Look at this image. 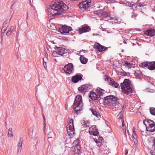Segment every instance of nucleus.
<instances>
[{
	"instance_id": "nucleus-1",
	"label": "nucleus",
	"mask_w": 155,
	"mask_h": 155,
	"mask_svg": "<svg viewBox=\"0 0 155 155\" xmlns=\"http://www.w3.org/2000/svg\"><path fill=\"white\" fill-rule=\"evenodd\" d=\"M51 7V10L49 11V14L55 17L62 15L68 8V6L61 1L52 2Z\"/></svg>"
},
{
	"instance_id": "nucleus-2",
	"label": "nucleus",
	"mask_w": 155,
	"mask_h": 155,
	"mask_svg": "<svg viewBox=\"0 0 155 155\" xmlns=\"http://www.w3.org/2000/svg\"><path fill=\"white\" fill-rule=\"evenodd\" d=\"M119 100L117 97L112 95H110L104 97V102L108 106L115 107V108H117L120 105L118 101Z\"/></svg>"
},
{
	"instance_id": "nucleus-3",
	"label": "nucleus",
	"mask_w": 155,
	"mask_h": 155,
	"mask_svg": "<svg viewBox=\"0 0 155 155\" xmlns=\"http://www.w3.org/2000/svg\"><path fill=\"white\" fill-rule=\"evenodd\" d=\"M83 105L82 97L81 96H77L75 100L73 108L77 112L81 110Z\"/></svg>"
},
{
	"instance_id": "nucleus-4",
	"label": "nucleus",
	"mask_w": 155,
	"mask_h": 155,
	"mask_svg": "<svg viewBox=\"0 0 155 155\" xmlns=\"http://www.w3.org/2000/svg\"><path fill=\"white\" fill-rule=\"evenodd\" d=\"M143 123L146 127L147 131L153 132L155 130V124L154 122L150 120H146L143 121Z\"/></svg>"
},
{
	"instance_id": "nucleus-5",
	"label": "nucleus",
	"mask_w": 155,
	"mask_h": 155,
	"mask_svg": "<svg viewBox=\"0 0 155 155\" xmlns=\"http://www.w3.org/2000/svg\"><path fill=\"white\" fill-rule=\"evenodd\" d=\"M94 14L97 15L106 21H108L111 19V17L109 14L108 12L104 9L96 11L94 12Z\"/></svg>"
},
{
	"instance_id": "nucleus-6",
	"label": "nucleus",
	"mask_w": 155,
	"mask_h": 155,
	"mask_svg": "<svg viewBox=\"0 0 155 155\" xmlns=\"http://www.w3.org/2000/svg\"><path fill=\"white\" fill-rule=\"evenodd\" d=\"M67 130L69 136L72 135L74 133L73 122L72 119L69 120V123L67 126Z\"/></svg>"
},
{
	"instance_id": "nucleus-7",
	"label": "nucleus",
	"mask_w": 155,
	"mask_h": 155,
	"mask_svg": "<svg viewBox=\"0 0 155 155\" xmlns=\"http://www.w3.org/2000/svg\"><path fill=\"white\" fill-rule=\"evenodd\" d=\"M140 66L142 68L147 67L149 69L153 70L155 69V62L142 63L140 64Z\"/></svg>"
},
{
	"instance_id": "nucleus-8",
	"label": "nucleus",
	"mask_w": 155,
	"mask_h": 155,
	"mask_svg": "<svg viewBox=\"0 0 155 155\" xmlns=\"http://www.w3.org/2000/svg\"><path fill=\"white\" fill-rule=\"evenodd\" d=\"M91 85L88 84H85L82 85L78 88V90L83 95H84L86 92L91 89Z\"/></svg>"
},
{
	"instance_id": "nucleus-9",
	"label": "nucleus",
	"mask_w": 155,
	"mask_h": 155,
	"mask_svg": "<svg viewBox=\"0 0 155 155\" xmlns=\"http://www.w3.org/2000/svg\"><path fill=\"white\" fill-rule=\"evenodd\" d=\"M67 52V50L63 48L57 47L56 48V51H54L53 54V55L54 57H56V54H58L61 56Z\"/></svg>"
},
{
	"instance_id": "nucleus-10",
	"label": "nucleus",
	"mask_w": 155,
	"mask_h": 155,
	"mask_svg": "<svg viewBox=\"0 0 155 155\" xmlns=\"http://www.w3.org/2000/svg\"><path fill=\"white\" fill-rule=\"evenodd\" d=\"M74 151L76 153L79 152L80 150L81 147L79 144V140L77 139L75 140L73 143Z\"/></svg>"
},
{
	"instance_id": "nucleus-11",
	"label": "nucleus",
	"mask_w": 155,
	"mask_h": 155,
	"mask_svg": "<svg viewBox=\"0 0 155 155\" xmlns=\"http://www.w3.org/2000/svg\"><path fill=\"white\" fill-rule=\"evenodd\" d=\"M91 2V1L90 0L85 1L80 3L79 4L78 6L80 8H83L84 9H85L90 6Z\"/></svg>"
},
{
	"instance_id": "nucleus-12",
	"label": "nucleus",
	"mask_w": 155,
	"mask_h": 155,
	"mask_svg": "<svg viewBox=\"0 0 155 155\" xmlns=\"http://www.w3.org/2000/svg\"><path fill=\"white\" fill-rule=\"evenodd\" d=\"M73 65L72 63H69L66 65L63 69L64 72L68 74H71L73 69Z\"/></svg>"
},
{
	"instance_id": "nucleus-13",
	"label": "nucleus",
	"mask_w": 155,
	"mask_h": 155,
	"mask_svg": "<svg viewBox=\"0 0 155 155\" xmlns=\"http://www.w3.org/2000/svg\"><path fill=\"white\" fill-rule=\"evenodd\" d=\"M131 87L130 83L128 79H125L121 84V88L122 90Z\"/></svg>"
},
{
	"instance_id": "nucleus-14",
	"label": "nucleus",
	"mask_w": 155,
	"mask_h": 155,
	"mask_svg": "<svg viewBox=\"0 0 155 155\" xmlns=\"http://www.w3.org/2000/svg\"><path fill=\"white\" fill-rule=\"evenodd\" d=\"M72 28L68 26L63 25L62 27L59 29V31L61 33H68L69 31H71Z\"/></svg>"
},
{
	"instance_id": "nucleus-15",
	"label": "nucleus",
	"mask_w": 155,
	"mask_h": 155,
	"mask_svg": "<svg viewBox=\"0 0 155 155\" xmlns=\"http://www.w3.org/2000/svg\"><path fill=\"white\" fill-rule=\"evenodd\" d=\"M89 133L91 135L94 136H97L99 134L95 126H92L89 127Z\"/></svg>"
},
{
	"instance_id": "nucleus-16",
	"label": "nucleus",
	"mask_w": 155,
	"mask_h": 155,
	"mask_svg": "<svg viewBox=\"0 0 155 155\" xmlns=\"http://www.w3.org/2000/svg\"><path fill=\"white\" fill-rule=\"evenodd\" d=\"M94 48L100 52L105 51L107 49L106 47L101 45L98 43H96L94 45Z\"/></svg>"
},
{
	"instance_id": "nucleus-17",
	"label": "nucleus",
	"mask_w": 155,
	"mask_h": 155,
	"mask_svg": "<svg viewBox=\"0 0 155 155\" xmlns=\"http://www.w3.org/2000/svg\"><path fill=\"white\" fill-rule=\"evenodd\" d=\"M91 30L90 27L87 25H84L79 29V33L80 34L89 31Z\"/></svg>"
},
{
	"instance_id": "nucleus-18",
	"label": "nucleus",
	"mask_w": 155,
	"mask_h": 155,
	"mask_svg": "<svg viewBox=\"0 0 155 155\" xmlns=\"http://www.w3.org/2000/svg\"><path fill=\"white\" fill-rule=\"evenodd\" d=\"M89 97L93 100H95L99 98V95L96 92L91 91L89 94Z\"/></svg>"
},
{
	"instance_id": "nucleus-19",
	"label": "nucleus",
	"mask_w": 155,
	"mask_h": 155,
	"mask_svg": "<svg viewBox=\"0 0 155 155\" xmlns=\"http://www.w3.org/2000/svg\"><path fill=\"white\" fill-rule=\"evenodd\" d=\"M145 34L150 36H153L155 35V29H150L144 31Z\"/></svg>"
},
{
	"instance_id": "nucleus-20",
	"label": "nucleus",
	"mask_w": 155,
	"mask_h": 155,
	"mask_svg": "<svg viewBox=\"0 0 155 155\" xmlns=\"http://www.w3.org/2000/svg\"><path fill=\"white\" fill-rule=\"evenodd\" d=\"M122 90V92L126 95H130L132 92V89L131 87L126 88Z\"/></svg>"
},
{
	"instance_id": "nucleus-21",
	"label": "nucleus",
	"mask_w": 155,
	"mask_h": 155,
	"mask_svg": "<svg viewBox=\"0 0 155 155\" xmlns=\"http://www.w3.org/2000/svg\"><path fill=\"white\" fill-rule=\"evenodd\" d=\"M82 77L80 75H75L72 78V81L74 83H77L79 81L81 80Z\"/></svg>"
},
{
	"instance_id": "nucleus-22",
	"label": "nucleus",
	"mask_w": 155,
	"mask_h": 155,
	"mask_svg": "<svg viewBox=\"0 0 155 155\" xmlns=\"http://www.w3.org/2000/svg\"><path fill=\"white\" fill-rule=\"evenodd\" d=\"M107 79L109 80V84L110 85L113 86L116 88H117L118 87L119 84L115 82L113 79L111 78Z\"/></svg>"
},
{
	"instance_id": "nucleus-23",
	"label": "nucleus",
	"mask_w": 155,
	"mask_h": 155,
	"mask_svg": "<svg viewBox=\"0 0 155 155\" xmlns=\"http://www.w3.org/2000/svg\"><path fill=\"white\" fill-rule=\"evenodd\" d=\"M9 25V23L7 21H5L3 24L2 28L1 30L2 33H4L7 29Z\"/></svg>"
},
{
	"instance_id": "nucleus-24",
	"label": "nucleus",
	"mask_w": 155,
	"mask_h": 155,
	"mask_svg": "<svg viewBox=\"0 0 155 155\" xmlns=\"http://www.w3.org/2000/svg\"><path fill=\"white\" fill-rule=\"evenodd\" d=\"M80 60L81 63L84 64H86L88 61V59L82 55L80 56Z\"/></svg>"
},
{
	"instance_id": "nucleus-25",
	"label": "nucleus",
	"mask_w": 155,
	"mask_h": 155,
	"mask_svg": "<svg viewBox=\"0 0 155 155\" xmlns=\"http://www.w3.org/2000/svg\"><path fill=\"white\" fill-rule=\"evenodd\" d=\"M23 141L21 138L18 145V151L20 152L21 150V147L22 145Z\"/></svg>"
},
{
	"instance_id": "nucleus-26",
	"label": "nucleus",
	"mask_w": 155,
	"mask_h": 155,
	"mask_svg": "<svg viewBox=\"0 0 155 155\" xmlns=\"http://www.w3.org/2000/svg\"><path fill=\"white\" fill-rule=\"evenodd\" d=\"M93 114L96 116L98 118H99L101 117V116L99 114V113L97 112L95 110L93 109H90Z\"/></svg>"
},
{
	"instance_id": "nucleus-27",
	"label": "nucleus",
	"mask_w": 155,
	"mask_h": 155,
	"mask_svg": "<svg viewBox=\"0 0 155 155\" xmlns=\"http://www.w3.org/2000/svg\"><path fill=\"white\" fill-rule=\"evenodd\" d=\"M123 63V65L128 69L131 68L132 67V64L127 61H124Z\"/></svg>"
},
{
	"instance_id": "nucleus-28",
	"label": "nucleus",
	"mask_w": 155,
	"mask_h": 155,
	"mask_svg": "<svg viewBox=\"0 0 155 155\" xmlns=\"http://www.w3.org/2000/svg\"><path fill=\"white\" fill-rule=\"evenodd\" d=\"M134 74L135 76L138 78H140L142 76V73L139 70L136 71H135Z\"/></svg>"
},
{
	"instance_id": "nucleus-29",
	"label": "nucleus",
	"mask_w": 155,
	"mask_h": 155,
	"mask_svg": "<svg viewBox=\"0 0 155 155\" xmlns=\"http://www.w3.org/2000/svg\"><path fill=\"white\" fill-rule=\"evenodd\" d=\"M122 122V129H123L124 134L125 135L126 134V126L125 125L124 119L121 120Z\"/></svg>"
},
{
	"instance_id": "nucleus-30",
	"label": "nucleus",
	"mask_w": 155,
	"mask_h": 155,
	"mask_svg": "<svg viewBox=\"0 0 155 155\" xmlns=\"http://www.w3.org/2000/svg\"><path fill=\"white\" fill-rule=\"evenodd\" d=\"M104 91V90L101 89H98L97 90L96 93H97V94L99 95V97L100 96L103 94Z\"/></svg>"
},
{
	"instance_id": "nucleus-31",
	"label": "nucleus",
	"mask_w": 155,
	"mask_h": 155,
	"mask_svg": "<svg viewBox=\"0 0 155 155\" xmlns=\"http://www.w3.org/2000/svg\"><path fill=\"white\" fill-rule=\"evenodd\" d=\"M135 129L133 128V134L132 136V138L133 140H136L137 138V135L135 133Z\"/></svg>"
},
{
	"instance_id": "nucleus-32",
	"label": "nucleus",
	"mask_w": 155,
	"mask_h": 155,
	"mask_svg": "<svg viewBox=\"0 0 155 155\" xmlns=\"http://www.w3.org/2000/svg\"><path fill=\"white\" fill-rule=\"evenodd\" d=\"M12 128H10L9 129L8 132V135L9 137H13V133L12 131Z\"/></svg>"
},
{
	"instance_id": "nucleus-33",
	"label": "nucleus",
	"mask_w": 155,
	"mask_h": 155,
	"mask_svg": "<svg viewBox=\"0 0 155 155\" xmlns=\"http://www.w3.org/2000/svg\"><path fill=\"white\" fill-rule=\"evenodd\" d=\"M14 29L13 27L12 26L11 27L10 29L6 33V35L7 36H9L11 33L12 32L13 30Z\"/></svg>"
},
{
	"instance_id": "nucleus-34",
	"label": "nucleus",
	"mask_w": 155,
	"mask_h": 155,
	"mask_svg": "<svg viewBox=\"0 0 155 155\" xmlns=\"http://www.w3.org/2000/svg\"><path fill=\"white\" fill-rule=\"evenodd\" d=\"M150 112L152 114L155 115V108L150 109Z\"/></svg>"
},
{
	"instance_id": "nucleus-35",
	"label": "nucleus",
	"mask_w": 155,
	"mask_h": 155,
	"mask_svg": "<svg viewBox=\"0 0 155 155\" xmlns=\"http://www.w3.org/2000/svg\"><path fill=\"white\" fill-rule=\"evenodd\" d=\"M42 60H43V65L45 68H46V67H47L46 63V62L45 61L44 58H43Z\"/></svg>"
},
{
	"instance_id": "nucleus-36",
	"label": "nucleus",
	"mask_w": 155,
	"mask_h": 155,
	"mask_svg": "<svg viewBox=\"0 0 155 155\" xmlns=\"http://www.w3.org/2000/svg\"><path fill=\"white\" fill-rule=\"evenodd\" d=\"M46 127V122H45L43 124V131L44 132Z\"/></svg>"
},
{
	"instance_id": "nucleus-37",
	"label": "nucleus",
	"mask_w": 155,
	"mask_h": 155,
	"mask_svg": "<svg viewBox=\"0 0 155 155\" xmlns=\"http://www.w3.org/2000/svg\"><path fill=\"white\" fill-rule=\"evenodd\" d=\"M121 114H121V113H120L118 115V117L120 119H121L122 120V119H123V118L121 117Z\"/></svg>"
},
{
	"instance_id": "nucleus-38",
	"label": "nucleus",
	"mask_w": 155,
	"mask_h": 155,
	"mask_svg": "<svg viewBox=\"0 0 155 155\" xmlns=\"http://www.w3.org/2000/svg\"><path fill=\"white\" fill-rule=\"evenodd\" d=\"M123 74L124 76H127L128 75V73L125 72H123Z\"/></svg>"
},
{
	"instance_id": "nucleus-39",
	"label": "nucleus",
	"mask_w": 155,
	"mask_h": 155,
	"mask_svg": "<svg viewBox=\"0 0 155 155\" xmlns=\"http://www.w3.org/2000/svg\"><path fill=\"white\" fill-rule=\"evenodd\" d=\"M150 155H155V152L151 151L150 152Z\"/></svg>"
},
{
	"instance_id": "nucleus-40",
	"label": "nucleus",
	"mask_w": 155,
	"mask_h": 155,
	"mask_svg": "<svg viewBox=\"0 0 155 155\" xmlns=\"http://www.w3.org/2000/svg\"><path fill=\"white\" fill-rule=\"evenodd\" d=\"M153 146L155 147V138H154L153 140Z\"/></svg>"
},
{
	"instance_id": "nucleus-41",
	"label": "nucleus",
	"mask_w": 155,
	"mask_h": 155,
	"mask_svg": "<svg viewBox=\"0 0 155 155\" xmlns=\"http://www.w3.org/2000/svg\"><path fill=\"white\" fill-rule=\"evenodd\" d=\"M43 117L44 122H46V120H45V116H44V114L43 115Z\"/></svg>"
},
{
	"instance_id": "nucleus-42",
	"label": "nucleus",
	"mask_w": 155,
	"mask_h": 155,
	"mask_svg": "<svg viewBox=\"0 0 155 155\" xmlns=\"http://www.w3.org/2000/svg\"><path fill=\"white\" fill-rule=\"evenodd\" d=\"M124 107L123 106V107H122V108H123L122 110H123V109H124Z\"/></svg>"
},
{
	"instance_id": "nucleus-43",
	"label": "nucleus",
	"mask_w": 155,
	"mask_h": 155,
	"mask_svg": "<svg viewBox=\"0 0 155 155\" xmlns=\"http://www.w3.org/2000/svg\"><path fill=\"white\" fill-rule=\"evenodd\" d=\"M95 142H96V143H97V140H96V141H95Z\"/></svg>"
},
{
	"instance_id": "nucleus-44",
	"label": "nucleus",
	"mask_w": 155,
	"mask_h": 155,
	"mask_svg": "<svg viewBox=\"0 0 155 155\" xmlns=\"http://www.w3.org/2000/svg\"><path fill=\"white\" fill-rule=\"evenodd\" d=\"M127 152H126V154H127Z\"/></svg>"
}]
</instances>
